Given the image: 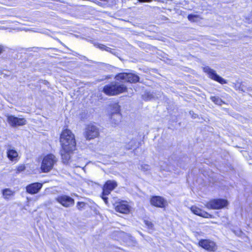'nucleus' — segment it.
Listing matches in <instances>:
<instances>
[{"mask_svg": "<svg viewBox=\"0 0 252 252\" xmlns=\"http://www.w3.org/2000/svg\"><path fill=\"white\" fill-rule=\"evenodd\" d=\"M60 142L63 149L66 150H74L76 141L74 134L69 129L64 130L60 136Z\"/></svg>", "mask_w": 252, "mask_h": 252, "instance_id": "f257e3e1", "label": "nucleus"}, {"mask_svg": "<svg viewBox=\"0 0 252 252\" xmlns=\"http://www.w3.org/2000/svg\"><path fill=\"white\" fill-rule=\"evenodd\" d=\"M126 90L127 87L125 85L117 81L105 85L103 89V92L108 95H117L126 92Z\"/></svg>", "mask_w": 252, "mask_h": 252, "instance_id": "f03ea898", "label": "nucleus"}, {"mask_svg": "<svg viewBox=\"0 0 252 252\" xmlns=\"http://www.w3.org/2000/svg\"><path fill=\"white\" fill-rule=\"evenodd\" d=\"M57 161V158L53 154H49L43 158L41 165V170L43 172L47 173L52 170L55 164Z\"/></svg>", "mask_w": 252, "mask_h": 252, "instance_id": "7ed1b4c3", "label": "nucleus"}, {"mask_svg": "<svg viewBox=\"0 0 252 252\" xmlns=\"http://www.w3.org/2000/svg\"><path fill=\"white\" fill-rule=\"evenodd\" d=\"M116 81L120 82H129L135 83L139 81V77L131 72H122L117 74L115 77Z\"/></svg>", "mask_w": 252, "mask_h": 252, "instance_id": "20e7f679", "label": "nucleus"}, {"mask_svg": "<svg viewBox=\"0 0 252 252\" xmlns=\"http://www.w3.org/2000/svg\"><path fill=\"white\" fill-rule=\"evenodd\" d=\"M117 186L116 182L114 181L108 180L104 184L103 187V192L102 193L101 197L105 201V203H107L108 198L106 196L109 194L112 190H113Z\"/></svg>", "mask_w": 252, "mask_h": 252, "instance_id": "39448f33", "label": "nucleus"}, {"mask_svg": "<svg viewBox=\"0 0 252 252\" xmlns=\"http://www.w3.org/2000/svg\"><path fill=\"white\" fill-rule=\"evenodd\" d=\"M98 127L93 125H89L86 126L84 135L87 140H91L97 137L99 135Z\"/></svg>", "mask_w": 252, "mask_h": 252, "instance_id": "423d86ee", "label": "nucleus"}, {"mask_svg": "<svg viewBox=\"0 0 252 252\" xmlns=\"http://www.w3.org/2000/svg\"><path fill=\"white\" fill-rule=\"evenodd\" d=\"M228 202L222 199H213L206 204V207L212 209H220L227 206Z\"/></svg>", "mask_w": 252, "mask_h": 252, "instance_id": "0eeeda50", "label": "nucleus"}, {"mask_svg": "<svg viewBox=\"0 0 252 252\" xmlns=\"http://www.w3.org/2000/svg\"><path fill=\"white\" fill-rule=\"evenodd\" d=\"M55 199L59 203L66 208L73 206L75 202L74 199L64 194L58 196Z\"/></svg>", "mask_w": 252, "mask_h": 252, "instance_id": "6e6552de", "label": "nucleus"}, {"mask_svg": "<svg viewBox=\"0 0 252 252\" xmlns=\"http://www.w3.org/2000/svg\"><path fill=\"white\" fill-rule=\"evenodd\" d=\"M7 121L13 127L23 126L26 124V120L24 118H18L13 115H8Z\"/></svg>", "mask_w": 252, "mask_h": 252, "instance_id": "1a4fd4ad", "label": "nucleus"}, {"mask_svg": "<svg viewBox=\"0 0 252 252\" xmlns=\"http://www.w3.org/2000/svg\"><path fill=\"white\" fill-rule=\"evenodd\" d=\"M203 70L208 74L209 77L212 79L216 81L221 84L226 83V81L223 78L218 75L214 70L210 68L209 67H204L203 68Z\"/></svg>", "mask_w": 252, "mask_h": 252, "instance_id": "9d476101", "label": "nucleus"}, {"mask_svg": "<svg viewBox=\"0 0 252 252\" xmlns=\"http://www.w3.org/2000/svg\"><path fill=\"white\" fill-rule=\"evenodd\" d=\"M199 245L203 249L210 252H215L217 247L216 244L209 240H201L199 242Z\"/></svg>", "mask_w": 252, "mask_h": 252, "instance_id": "9b49d317", "label": "nucleus"}, {"mask_svg": "<svg viewBox=\"0 0 252 252\" xmlns=\"http://www.w3.org/2000/svg\"><path fill=\"white\" fill-rule=\"evenodd\" d=\"M43 184L40 183H33L28 185L26 188V191L31 194H36L42 188Z\"/></svg>", "mask_w": 252, "mask_h": 252, "instance_id": "f8f14e48", "label": "nucleus"}, {"mask_svg": "<svg viewBox=\"0 0 252 252\" xmlns=\"http://www.w3.org/2000/svg\"><path fill=\"white\" fill-rule=\"evenodd\" d=\"M150 202L152 205L159 208H164L167 205L166 201L163 198L158 196L152 197Z\"/></svg>", "mask_w": 252, "mask_h": 252, "instance_id": "ddd939ff", "label": "nucleus"}, {"mask_svg": "<svg viewBox=\"0 0 252 252\" xmlns=\"http://www.w3.org/2000/svg\"><path fill=\"white\" fill-rule=\"evenodd\" d=\"M115 210L121 213L127 214L129 212V206L126 202L123 201L116 205Z\"/></svg>", "mask_w": 252, "mask_h": 252, "instance_id": "4468645a", "label": "nucleus"}, {"mask_svg": "<svg viewBox=\"0 0 252 252\" xmlns=\"http://www.w3.org/2000/svg\"><path fill=\"white\" fill-rule=\"evenodd\" d=\"M6 154L10 160L15 162L18 160V154L15 150L9 148L7 150Z\"/></svg>", "mask_w": 252, "mask_h": 252, "instance_id": "2eb2a0df", "label": "nucleus"}, {"mask_svg": "<svg viewBox=\"0 0 252 252\" xmlns=\"http://www.w3.org/2000/svg\"><path fill=\"white\" fill-rule=\"evenodd\" d=\"M110 119L111 123L116 126L121 121L122 116L120 113H111Z\"/></svg>", "mask_w": 252, "mask_h": 252, "instance_id": "dca6fc26", "label": "nucleus"}, {"mask_svg": "<svg viewBox=\"0 0 252 252\" xmlns=\"http://www.w3.org/2000/svg\"><path fill=\"white\" fill-rule=\"evenodd\" d=\"M73 150H66L63 149L61 150V155L63 161L64 163H67L70 158V153Z\"/></svg>", "mask_w": 252, "mask_h": 252, "instance_id": "f3484780", "label": "nucleus"}, {"mask_svg": "<svg viewBox=\"0 0 252 252\" xmlns=\"http://www.w3.org/2000/svg\"><path fill=\"white\" fill-rule=\"evenodd\" d=\"M190 210L193 214L204 218H207L208 215V214L207 212L202 210L196 206H192L190 208Z\"/></svg>", "mask_w": 252, "mask_h": 252, "instance_id": "a211bd4d", "label": "nucleus"}, {"mask_svg": "<svg viewBox=\"0 0 252 252\" xmlns=\"http://www.w3.org/2000/svg\"><path fill=\"white\" fill-rule=\"evenodd\" d=\"M2 194L4 197L7 199L13 195V192L10 189H6L2 190Z\"/></svg>", "mask_w": 252, "mask_h": 252, "instance_id": "6ab92c4d", "label": "nucleus"}, {"mask_svg": "<svg viewBox=\"0 0 252 252\" xmlns=\"http://www.w3.org/2000/svg\"><path fill=\"white\" fill-rule=\"evenodd\" d=\"M210 99L216 104L221 105L223 103V102L222 101V100L219 97L211 96Z\"/></svg>", "mask_w": 252, "mask_h": 252, "instance_id": "aec40b11", "label": "nucleus"}, {"mask_svg": "<svg viewBox=\"0 0 252 252\" xmlns=\"http://www.w3.org/2000/svg\"><path fill=\"white\" fill-rule=\"evenodd\" d=\"M120 113V106L117 103H115L112 106L111 113Z\"/></svg>", "mask_w": 252, "mask_h": 252, "instance_id": "412c9836", "label": "nucleus"}, {"mask_svg": "<svg viewBox=\"0 0 252 252\" xmlns=\"http://www.w3.org/2000/svg\"><path fill=\"white\" fill-rule=\"evenodd\" d=\"M199 17L197 15H189L188 16V18L189 21L191 22H196L198 20Z\"/></svg>", "mask_w": 252, "mask_h": 252, "instance_id": "4be33fe9", "label": "nucleus"}, {"mask_svg": "<svg viewBox=\"0 0 252 252\" xmlns=\"http://www.w3.org/2000/svg\"><path fill=\"white\" fill-rule=\"evenodd\" d=\"M130 143L131 144L130 146L127 145L126 147V149H127L128 150L134 148L136 146V142L135 140H131L130 142Z\"/></svg>", "mask_w": 252, "mask_h": 252, "instance_id": "5701e85b", "label": "nucleus"}, {"mask_svg": "<svg viewBox=\"0 0 252 252\" xmlns=\"http://www.w3.org/2000/svg\"><path fill=\"white\" fill-rule=\"evenodd\" d=\"M144 222H145V224L146 225V226L150 229H153V228H154V224L153 223L149 221V220H144Z\"/></svg>", "mask_w": 252, "mask_h": 252, "instance_id": "b1692460", "label": "nucleus"}, {"mask_svg": "<svg viewBox=\"0 0 252 252\" xmlns=\"http://www.w3.org/2000/svg\"><path fill=\"white\" fill-rule=\"evenodd\" d=\"M25 169V166L23 164L20 165L17 167L16 173H18L22 172V171H24Z\"/></svg>", "mask_w": 252, "mask_h": 252, "instance_id": "393cba45", "label": "nucleus"}, {"mask_svg": "<svg viewBox=\"0 0 252 252\" xmlns=\"http://www.w3.org/2000/svg\"><path fill=\"white\" fill-rule=\"evenodd\" d=\"M97 47L101 50H104L108 51L109 49H110V48L106 47L105 45L103 44H98L97 45Z\"/></svg>", "mask_w": 252, "mask_h": 252, "instance_id": "a878e982", "label": "nucleus"}, {"mask_svg": "<svg viewBox=\"0 0 252 252\" xmlns=\"http://www.w3.org/2000/svg\"><path fill=\"white\" fill-rule=\"evenodd\" d=\"M149 166L147 164L141 165L140 168L141 169L144 171H147L149 169Z\"/></svg>", "mask_w": 252, "mask_h": 252, "instance_id": "bb28decb", "label": "nucleus"}, {"mask_svg": "<svg viewBox=\"0 0 252 252\" xmlns=\"http://www.w3.org/2000/svg\"><path fill=\"white\" fill-rule=\"evenodd\" d=\"M85 205L84 203L82 202H78L77 204V207L78 209H80V208H82Z\"/></svg>", "mask_w": 252, "mask_h": 252, "instance_id": "cd10ccee", "label": "nucleus"}, {"mask_svg": "<svg viewBox=\"0 0 252 252\" xmlns=\"http://www.w3.org/2000/svg\"><path fill=\"white\" fill-rule=\"evenodd\" d=\"M139 2H151L152 0H138Z\"/></svg>", "mask_w": 252, "mask_h": 252, "instance_id": "c85d7f7f", "label": "nucleus"}, {"mask_svg": "<svg viewBox=\"0 0 252 252\" xmlns=\"http://www.w3.org/2000/svg\"><path fill=\"white\" fill-rule=\"evenodd\" d=\"M2 47L0 46V54L2 52Z\"/></svg>", "mask_w": 252, "mask_h": 252, "instance_id": "c756f323", "label": "nucleus"}, {"mask_svg": "<svg viewBox=\"0 0 252 252\" xmlns=\"http://www.w3.org/2000/svg\"><path fill=\"white\" fill-rule=\"evenodd\" d=\"M189 114H190V115L191 114V111L189 112Z\"/></svg>", "mask_w": 252, "mask_h": 252, "instance_id": "7c9ffc66", "label": "nucleus"}]
</instances>
